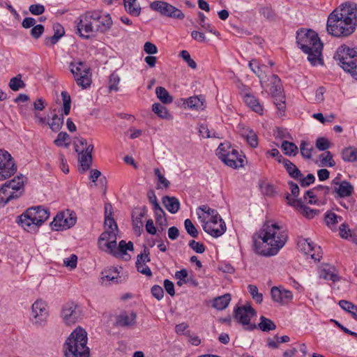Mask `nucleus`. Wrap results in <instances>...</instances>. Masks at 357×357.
<instances>
[{
	"label": "nucleus",
	"mask_w": 357,
	"mask_h": 357,
	"mask_svg": "<svg viewBox=\"0 0 357 357\" xmlns=\"http://www.w3.org/2000/svg\"><path fill=\"white\" fill-rule=\"evenodd\" d=\"M259 238L261 242H255L256 252L264 256H273L284 245L287 235L276 223L266 222L259 231Z\"/></svg>",
	"instance_id": "1"
},
{
	"label": "nucleus",
	"mask_w": 357,
	"mask_h": 357,
	"mask_svg": "<svg viewBox=\"0 0 357 357\" xmlns=\"http://www.w3.org/2000/svg\"><path fill=\"white\" fill-rule=\"evenodd\" d=\"M297 43L302 51L307 54V59L313 66L323 64L321 59L323 43L318 34L312 31L301 30L297 32Z\"/></svg>",
	"instance_id": "2"
},
{
	"label": "nucleus",
	"mask_w": 357,
	"mask_h": 357,
	"mask_svg": "<svg viewBox=\"0 0 357 357\" xmlns=\"http://www.w3.org/2000/svg\"><path fill=\"white\" fill-rule=\"evenodd\" d=\"M87 333L77 327L69 335L63 345L65 357H89L90 349L86 346Z\"/></svg>",
	"instance_id": "3"
},
{
	"label": "nucleus",
	"mask_w": 357,
	"mask_h": 357,
	"mask_svg": "<svg viewBox=\"0 0 357 357\" xmlns=\"http://www.w3.org/2000/svg\"><path fill=\"white\" fill-rule=\"evenodd\" d=\"M50 217V212L42 206L31 207L19 216L18 222L26 231H36Z\"/></svg>",
	"instance_id": "4"
},
{
	"label": "nucleus",
	"mask_w": 357,
	"mask_h": 357,
	"mask_svg": "<svg viewBox=\"0 0 357 357\" xmlns=\"http://www.w3.org/2000/svg\"><path fill=\"white\" fill-rule=\"evenodd\" d=\"M334 59L345 72L357 79V49L342 45L337 49Z\"/></svg>",
	"instance_id": "5"
},
{
	"label": "nucleus",
	"mask_w": 357,
	"mask_h": 357,
	"mask_svg": "<svg viewBox=\"0 0 357 357\" xmlns=\"http://www.w3.org/2000/svg\"><path fill=\"white\" fill-rule=\"evenodd\" d=\"M337 11H333L327 20V31L335 36H348L354 32L356 27L352 24H347L343 18L340 17Z\"/></svg>",
	"instance_id": "6"
},
{
	"label": "nucleus",
	"mask_w": 357,
	"mask_h": 357,
	"mask_svg": "<svg viewBox=\"0 0 357 357\" xmlns=\"http://www.w3.org/2000/svg\"><path fill=\"white\" fill-rule=\"evenodd\" d=\"M69 68L78 86L82 89H86L91 86L92 74L90 67L85 62L72 61L70 63Z\"/></svg>",
	"instance_id": "7"
},
{
	"label": "nucleus",
	"mask_w": 357,
	"mask_h": 357,
	"mask_svg": "<svg viewBox=\"0 0 357 357\" xmlns=\"http://www.w3.org/2000/svg\"><path fill=\"white\" fill-rule=\"evenodd\" d=\"M98 17L96 14V10L87 11L83 15H80L75 21L76 23V33L85 39H89L96 31V25L93 26L95 20Z\"/></svg>",
	"instance_id": "8"
},
{
	"label": "nucleus",
	"mask_w": 357,
	"mask_h": 357,
	"mask_svg": "<svg viewBox=\"0 0 357 357\" xmlns=\"http://www.w3.org/2000/svg\"><path fill=\"white\" fill-rule=\"evenodd\" d=\"M118 227L112 226V228H107L106 231L102 232L98 238V248L114 257H117L119 252L116 250V238H117Z\"/></svg>",
	"instance_id": "9"
},
{
	"label": "nucleus",
	"mask_w": 357,
	"mask_h": 357,
	"mask_svg": "<svg viewBox=\"0 0 357 357\" xmlns=\"http://www.w3.org/2000/svg\"><path fill=\"white\" fill-rule=\"evenodd\" d=\"M256 310L249 303L243 306L237 307L234 310V318L238 323L242 324L244 329L248 331L257 328L256 324L250 323V318L256 316Z\"/></svg>",
	"instance_id": "10"
},
{
	"label": "nucleus",
	"mask_w": 357,
	"mask_h": 357,
	"mask_svg": "<svg viewBox=\"0 0 357 357\" xmlns=\"http://www.w3.org/2000/svg\"><path fill=\"white\" fill-rule=\"evenodd\" d=\"M17 169V164L12 155L7 151L0 149V181L9 178Z\"/></svg>",
	"instance_id": "11"
},
{
	"label": "nucleus",
	"mask_w": 357,
	"mask_h": 357,
	"mask_svg": "<svg viewBox=\"0 0 357 357\" xmlns=\"http://www.w3.org/2000/svg\"><path fill=\"white\" fill-rule=\"evenodd\" d=\"M150 8L158 12L162 16L177 20H183L185 17L184 13L181 10L166 1H153L150 3Z\"/></svg>",
	"instance_id": "12"
},
{
	"label": "nucleus",
	"mask_w": 357,
	"mask_h": 357,
	"mask_svg": "<svg viewBox=\"0 0 357 357\" xmlns=\"http://www.w3.org/2000/svg\"><path fill=\"white\" fill-rule=\"evenodd\" d=\"M75 213L67 210L60 212L54 218L50 225L55 231H62L72 227L76 223Z\"/></svg>",
	"instance_id": "13"
},
{
	"label": "nucleus",
	"mask_w": 357,
	"mask_h": 357,
	"mask_svg": "<svg viewBox=\"0 0 357 357\" xmlns=\"http://www.w3.org/2000/svg\"><path fill=\"white\" fill-rule=\"evenodd\" d=\"M333 11H337L340 17L343 18L347 24L357 25V5L355 3L346 2Z\"/></svg>",
	"instance_id": "14"
},
{
	"label": "nucleus",
	"mask_w": 357,
	"mask_h": 357,
	"mask_svg": "<svg viewBox=\"0 0 357 357\" xmlns=\"http://www.w3.org/2000/svg\"><path fill=\"white\" fill-rule=\"evenodd\" d=\"M61 317L67 325H73L81 318V311L74 302H68L62 307Z\"/></svg>",
	"instance_id": "15"
},
{
	"label": "nucleus",
	"mask_w": 357,
	"mask_h": 357,
	"mask_svg": "<svg viewBox=\"0 0 357 357\" xmlns=\"http://www.w3.org/2000/svg\"><path fill=\"white\" fill-rule=\"evenodd\" d=\"M287 204L295 207L300 213L307 219H312L318 215L320 213L319 210L312 209L304 204L301 199L291 198V195L287 193L286 195Z\"/></svg>",
	"instance_id": "16"
},
{
	"label": "nucleus",
	"mask_w": 357,
	"mask_h": 357,
	"mask_svg": "<svg viewBox=\"0 0 357 357\" xmlns=\"http://www.w3.org/2000/svg\"><path fill=\"white\" fill-rule=\"evenodd\" d=\"M47 304L42 300H37L32 305V313L35 319L34 324L42 326L46 322L48 317Z\"/></svg>",
	"instance_id": "17"
},
{
	"label": "nucleus",
	"mask_w": 357,
	"mask_h": 357,
	"mask_svg": "<svg viewBox=\"0 0 357 357\" xmlns=\"http://www.w3.org/2000/svg\"><path fill=\"white\" fill-rule=\"evenodd\" d=\"M332 185L334 192L337 194L335 197H350L354 192V186L346 180L339 182L336 178L333 180Z\"/></svg>",
	"instance_id": "18"
},
{
	"label": "nucleus",
	"mask_w": 357,
	"mask_h": 357,
	"mask_svg": "<svg viewBox=\"0 0 357 357\" xmlns=\"http://www.w3.org/2000/svg\"><path fill=\"white\" fill-rule=\"evenodd\" d=\"M26 177L22 174L14 177L12 180L6 181L4 184L13 191L14 196L18 199L24 191V181Z\"/></svg>",
	"instance_id": "19"
},
{
	"label": "nucleus",
	"mask_w": 357,
	"mask_h": 357,
	"mask_svg": "<svg viewBox=\"0 0 357 357\" xmlns=\"http://www.w3.org/2000/svg\"><path fill=\"white\" fill-rule=\"evenodd\" d=\"M203 229L213 237L218 238L222 236L226 231V225L223 222L206 221L202 224Z\"/></svg>",
	"instance_id": "20"
},
{
	"label": "nucleus",
	"mask_w": 357,
	"mask_h": 357,
	"mask_svg": "<svg viewBox=\"0 0 357 357\" xmlns=\"http://www.w3.org/2000/svg\"><path fill=\"white\" fill-rule=\"evenodd\" d=\"M330 189L328 186L319 185L305 192L303 196L304 201L307 204H315L318 202L319 195L320 194L319 191H324V197H326L328 195Z\"/></svg>",
	"instance_id": "21"
},
{
	"label": "nucleus",
	"mask_w": 357,
	"mask_h": 357,
	"mask_svg": "<svg viewBox=\"0 0 357 357\" xmlns=\"http://www.w3.org/2000/svg\"><path fill=\"white\" fill-rule=\"evenodd\" d=\"M298 246L305 255H310L311 258L314 260L319 261L320 257H321L319 252L321 248L319 246L317 247L310 239H304L300 241Z\"/></svg>",
	"instance_id": "22"
},
{
	"label": "nucleus",
	"mask_w": 357,
	"mask_h": 357,
	"mask_svg": "<svg viewBox=\"0 0 357 357\" xmlns=\"http://www.w3.org/2000/svg\"><path fill=\"white\" fill-rule=\"evenodd\" d=\"M147 213L145 206L142 208H135L132 213V226L135 233L139 236L142 231L143 222L142 220Z\"/></svg>",
	"instance_id": "23"
},
{
	"label": "nucleus",
	"mask_w": 357,
	"mask_h": 357,
	"mask_svg": "<svg viewBox=\"0 0 357 357\" xmlns=\"http://www.w3.org/2000/svg\"><path fill=\"white\" fill-rule=\"evenodd\" d=\"M223 156L222 162L229 167L236 169L243 165V160L238 155V151L234 149H231V151Z\"/></svg>",
	"instance_id": "24"
},
{
	"label": "nucleus",
	"mask_w": 357,
	"mask_h": 357,
	"mask_svg": "<svg viewBox=\"0 0 357 357\" xmlns=\"http://www.w3.org/2000/svg\"><path fill=\"white\" fill-rule=\"evenodd\" d=\"M96 14L98 18L95 20L97 23L96 30L97 32L105 33L112 25V18L109 14H102L99 11H96Z\"/></svg>",
	"instance_id": "25"
},
{
	"label": "nucleus",
	"mask_w": 357,
	"mask_h": 357,
	"mask_svg": "<svg viewBox=\"0 0 357 357\" xmlns=\"http://www.w3.org/2000/svg\"><path fill=\"white\" fill-rule=\"evenodd\" d=\"M205 98L203 96H195L190 97L183 101V104H187L190 109L196 110H203L205 108Z\"/></svg>",
	"instance_id": "26"
},
{
	"label": "nucleus",
	"mask_w": 357,
	"mask_h": 357,
	"mask_svg": "<svg viewBox=\"0 0 357 357\" xmlns=\"http://www.w3.org/2000/svg\"><path fill=\"white\" fill-rule=\"evenodd\" d=\"M137 315L132 312L130 314L126 312L119 314L116 318V325L122 327L133 326L135 324Z\"/></svg>",
	"instance_id": "27"
},
{
	"label": "nucleus",
	"mask_w": 357,
	"mask_h": 357,
	"mask_svg": "<svg viewBox=\"0 0 357 357\" xmlns=\"http://www.w3.org/2000/svg\"><path fill=\"white\" fill-rule=\"evenodd\" d=\"M119 273L116 268H112L105 270L102 272L101 283L105 285L109 284L111 282H118Z\"/></svg>",
	"instance_id": "28"
},
{
	"label": "nucleus",
	"mask_w": 357,
	"mask_h": 357,
	"mask_svg": "<svg viewBox=\"0 0 357 357\" xmlns=\"http://www.w3.org/2000/svg\"><path fill=\"white\" fill-rule=\"evenodd\" d=\"M162 204L165 208L171 213H176L180 208V202L175 197H163Z\"/></svg>",
	"instance_id": "29"
},
{
	"label": "nucleus",
	"mask_w": 357,
	"mask_h": 357,
	"mask_svg": "<svg viewBox=\"0 0 357 357\" xmlns=\"http://www.w3.org/2000/svg\"><path fill=\"white\" fill-rule=\"evenodd\" d=\"M283 165L289 175L294 179H298L303 176L301 172L299 169L292 163L289 160L285 159L283 160Z\"/></svg>",
	"instance_id": "30"
},
{
	"label": "nucleus",
	"mask_w": 357,
	"mask_h": 357,
	"mask_svg": "<svg viewBox=\"0 0 357 357\" xmlns=\"http://www.w3.org/2000/svg\"><path fill=\"white\" fill-rule=\"evenodd\" d=\"M124 8L128 13L137 17L141 13V7L137 4V0H123Z\"/></svg>",
	"instance_id": "31"
},
{
	"label": "nucleus",
	"mask_w": 357,
	"mask_h": 357,
	"mask_svg": "<svg viewBox=\"0 0 357 357\" xmlns=\"http://www.w3.org/2000/svg\"><path fill=\"white\" fill-rule=\"evenodd\" d=\"M241 135L246 139L247 142L252 148L258 146V137L257 134L249 128H243Z\"/></svg>",
	"instance_id": "32"
},
{
	"label": "nucleus",
	"mask_w": 357,
	"mask_h": 357,
	"mask_svg": "<svg viewBox=\"0 0 357 357\" xmlns=\"http://www.w3.org/2000/svg\"><path fill=\"white\" fill-rule=\"evenodd\" d=\"M16 199L13 191L7 187V185L3 184L0 187V204L4 206L10 201Z\"/></svg>",
	"instance_id": "33"
},
{
	"label": "nucleus",
	"mask_w": 357,
	"mask_h": 357,
	"mask_svg": "<svg viewBox=\"0 0 357 357\" xmlns=\"http://www.w3.org/2000/svg\"><path fill=\"white\" fill-rule=\"evenodd\" d=\"M54 33L52 36L45 38V45L50 46L56 44L58 42L59 39L61 38L64 34V30L60 24L54 26Z\"/></svg>",
	"instance_id": "34"
},
{
	"label": "nucleus",
	"mask_w": 357,
	"mask_h": 357,
	"mask_svg": "<svg viewBox=\"0 0 357 357\" xmlns=\"http://www.w3.org/2000/svg\"><path fill=\"white\" fill-rule=\"evenodd\" d=\"M244 101L245 104L252 109L257 113L261 114L263 109L261 105L259 104V100L250 94H246L244 96Z\"/></svg>",
	"instance_id": "35"
},
{
	"label": "nucleus",
	"mask_w": 357,
	"mask_h": 357,
	"mask_svg": "<svg viewBox=\"0 0 357 357\" xmlns=\"http://www.w3.org/2000/svg\"><path fill=\"white\" fill-rule=\"evenodd\" d=\"M105 225L109 228H112V226L117 228V225L112 218V206L109 203L105 204Z\"/></svg>",
	"instance_id": "36"
},
{
	"label": "nucleus",
	"mask_w": 357,
	"mask_h": 357,
	"mask_svg": "<svg viewBox=\"0 0 357 357\" xmlns=\"http://www.w3.org/2000/svg\"><path fill=\"white\" fill-rule=\"evenodd\" d=\"M230 301V294H226L222 296L215 298L213 302V307L218 310H222L228 306Z\"/></svg>",
	"instance_id": "37"
},
{
	"label": "nucleus",
	"mask_w": 357,
	"mask_h": 357,
	"mask_svg": "<svg viewBox=\"0 0 357 357\" xmlns=\"http://www.w3.org/2000/svg\"><path fill=\"white\" fill-rule=\"evenodd\" d=\"M342 158L345 162H357V148L347 147L342 151Z\"/></svg>",
	"instance_id": "38"
},
{
	"label": "nucleus",
	"mask_w": 357,
	"mask_h": 357,
	"mask_svg": "<svg viewBox=\"0 0 357 357\" xmlns=\"http://www.w3.org/2000/svg\"><path fill=\"white\" fill-rule=\"evenodd\" d=\"M77 153L79 155H80L78 160L82 167V172H84L91 166L93 162L92 155L84 153V150H82L80 152Z\"/></svg>",
	"instance_id": "39"
},
{
	"label": "nucleus",
	"mask_w": 357,
	"mask_h": 357,
	"mask_svg": "<svg viewBox=\"0 0 357 357\" xmlns=\"http://www.w3.org/2000/svg\"><path fill=\"white\" fill-rule=\"evenodd\" d=\"M157 98L163 104H169L173 102V97L169 94L167 89L162 86H158L155 89Z\"/></svg>",
	"instance_id": "40"
},
{
	"label": "nucleus",
	"mask_w": 357,
	"mask_h": 357,
	"mask_svg": "<svg viewBox=\"0 0 357 357\" xmlns=\"http://www.w3.org/2000/svg\"><path fill=\"white\" fill-rule=\"evenodd\" d=\"M249 67L251 70L255 73L257 77L260 79L261 84L262 83V79L266 77L265 73L263 71V68H266L265 65L260 66L257 60L252 59L249 63Z\"/></svg>",
	"instance_id": "41"
},
{
	"label": "nucleus",
	"mask_w": 357,
	"mask_h": 357,
	"mask_svg": "<svg viewBox=\"0 0 357 357\" xmlns=\"http://www.w3.org/2000/svg\"><path fill=\"white\" fill-rule=\"evenodd\" d=\"M281 148L284 153L289 156H295L298 152V146L294 143L288 141H283Z\"/></svg>",
	"instance_id": "42"
},
{
	"label": "nucleus",
	"mask_w": 357,
	"mask_h": 357,
	"mask_svg": "<svg viewBox=\"0 0 357 357\" xmlns=\"http://www.w3.org/2000/svg\"><path fill=\"white\" fill-rule=\"evenodd\" d=\"M258 327L261 331L266 332L275 330L276 325L272 320L261 316L260 317V322L258 324Z\"/></svg>",
	"instance_id": "43"
},
{
	"label": "nucleus",
	"mask_w": 357,
	"mask_h": 357,
	"mask_svg": "<svg viewBox=\"0 0 357 357\" xmlns=\"http://www.w3.org/2000/svg\"><path fill=\"white\" fill-rule=\"evenodd\" d=\"M9 87L14 91H17L25 86V83L22 79V75L18 74L17 76L10 79L9 82Z\"/></svg>",
	"instance_id": "44"
},
{
	"label": "nucleus",
	"mask_w": 357,
	"mask_h": 357,
	"mask_svg": "<svg viewBox=\"0 0 357 357\" xmlns=\"http://www.w3.org/2000/svg\"><path fill=\"white\" fill-rule=\"evenodd\" d=\"M314 150L313 146L306 142L305 141H302L300 144V151L302 156L305 159H310L312 157V151Z\"/></svg>",
	"instance_id": "45"
},
{
	"label": "nucleus",
	"mask_w": 357,
	"mask_h": 357,
	"mask_svg": "<svg viewBox=\"0 0 357 357\" xmlns=\"http://www.w3.org/2000/svg\"><path fill=\"white\" fill-rule=\"evenodd\" d=\"M277 94L278 95L273 96L274 98V104L282 114L284 112L286 108L285 96L283 93Z\"/></svg>",
	"instance_id": "46"
},
{
	"label": "nucleus",
	"mask_w": 357,
	"mask_h": 357,
	"mask_svg": "<svg viewBox=\"0 0 357 357\" xmlns=\"http://www.w3.org/2000/svg\"><path fill=\"white\" fill-rule=\"evenodd\" d=\"M152 110L162 119H167L169 115L167 108L160 103H154L152 105Z\"/></svg>",
	"instance_id": "47"
},
{
	"label": "nucleus",
	"mask_w": 357,
	"mask_h": 357,
	"mask_svg": "<svg viewBox=\"0 0 357 357\" xmlns=\"http://www.w3.org/2000/svg\"><path fill=\"white\" fill-rule=\"evenodd\" d=\"M61 97L63 100V114L68 115L71 107V98L70 95L66 91L61 92Z\"/></svg>",
	"instance_id": "48"
},
{
	"label": "nucleus",
	"mask_w": 357,
	"mask_h": 357,
	"mask_svg": "<svg viewBox=\"0 0 357 357\" xmlns=\"http://www.w3.org/2000/svg\"><path fill=\"white\" fill-rule=\"evenodd\" d=\"M48 124L52 131L57 132L61 128L63 124V118L59 117L57 114H54L52 118L51 123Z\"/></svg>",
	"instance_id": "49"
},
{
	"label": "nucleus",
	"mask_w": 357,
	"mask_h": 357,
	"mask_svg": "<svg viewBox=\"0 0 357 357\" xmlns=\"http://www.w3.org/2000/svg\"><path fill=\"white\" fill-rule=\"evenodd\" d=\"M197 213L199 216V218L200 219V215H206L208 218H209L211 215H215V217L217 218L218 212L217 211L211 208L207 205H202L198 207Z\"/></svg>",
	"instance_id": "50"
},
{
	"label": "nucleus",
	"mask_w": 357,
	"mask_h": 357,
	"mask_svg": "<svg viewBox=\"0 0 357 357\" xmlns=\"http://www.w3.org/2000/svg\"><path fill=\"white\" fill-rule=\"evenodd\" d=\"M322 166L333 167L335 162L333 159V155L330 151H326L320 155Z\"/></svg>",
	"instance_id": "51"
},
{
	"label": "nucleus",
	"mask_w": 357,
	"mask_h": 357,
	"mask_svg": "<svg viewBox=\"0 0 357 357\" xmlns=\"http://www.w3.org/2000/svg\"><path fill=\"white\" fill-rule=\"evenodd\" d=\"M120 80H121V79H120L119 75L118 74H116V73H113L110 75L109 79V86H108L109 91H119L118 84H119Z\"/></svg>",
	"instance_id": "52"
},
{
	"label": "nucleus",
	"mask_w": 357,
	"mask_h": 357,
	"mask_svg": "<svg viewBox=\"0 0 357 357\" xmlns=\"http://www.w3.org/2000/svg\"><path fill=\"white\" fill-rule=\"evenodd\" d=\"M184 227L187 233L190 236H192V238H197L198 236L199 231L190 219H186L184 221Z\"/></svg>",
	"instance_id": "53"
},
{
	"label": "nucleus",
	"mask_w": 357,
	"mask_h": 357,
	"mask_svg": "<svg viewBox=\"0 0 357 357\" xmlns=\"http://www.w3.org/2000/svg\"><path fill=\"white\" fill-rule=\"evenodd\" d=\"M337 219L341 220V217L337 216L335 213H333L331 211H328L325 214V221L327 225V226L332 227L334 226L336 223L338 222Z\"/></svg>",
	"instance_id": "54"
},
{
	"label": "nucleus",
	"mask_w": 357,
	"mask_h": 357,
	"mask_svg": "<svg viewBox=\"0 0 357 357\" xmlns=\"http://www.w3.org/2000/svg\"><path fill=\"white\" fill-rule=\"evenodd\" d=\"M70 139L69 135L66 132H61L58 134L56 139L54 141V143L58 146H68L69 143L63 144L66 140Z\"/></svg>",
	"instance_id": "55"
},
{
	"label": "nucleus",
	"mask_w": 357,
	"mask_h": 357,
	"mask_svg": "<svg viewBox=\"0 0 357 357\" xmlns=\"http://www.w3.org/2000/svg\"><path fill=\"white\" fill-rule=\"evenodd\" d=\"M273 78L274 79V82L273 85L271 88V93L272 96H276L278 95L277 93H283L280 84V80L278 75H273Z\"/></svg>",
	"instance_id": "56"
},
{
	"label": "nucleus",
	"mask_w": 357,
	"mask_h": 357,
	"mask_svg": "<svg viewBox=\"0 0 357 357\" xmlns=\"http://www.w3.org/2000/svg\"><path fill=\"white\" fill-rule=\"evenodd\" d=\"M149 255V250L146 247H144L143 252L138 255L137 257L136 264H146L147 262L150 261L151 259Z\"/></svg>",
	"instance_id": "57"
},
{
	"label": "nucleus",
	"mask_w": 357,
	"mask_h": 357,
	"mask_svg": "<svg viewBox=\"0 0 357 357\" xmlns=\"http://www.w3.org/2000/svg\"><path fill=\"white\" fill-rule=\"evenodd\" d=\"M180 56L190 68L192 69H195L197 68L196 62L191 58L190 54L187 50H182L180 52Z\"/></svg>",
	"instance_id": "58"
},
{
	"label": "nucleus",
	"mask_w": 357,
	"mask_h": 357,
	"mask_svg": "<svg viewBox=\"0 0 357 357\" xmlns=\"http://www.w3.org/2000/svg\"><path fill=\"white\" fill-rule=\"evenodd\" d=\"M320 277L324 280H332L333 282L339 280V277L337 274L326 268H323L320 271Z\"/></svg>",
	"instance_id": "59"
},
{
	"label": "nucleus",
	"mask_w": 357,
	"mask_h": 357,
	"mask_svg": "<svg viewBox=\"0 0 357 357\" xmlns=\"http://www.w3.org/2000/svg\"><path fill=\"white\" fill-rule=\"evenodd\" d=\"M154 173L158 178V183L162 185V188L166 189L168 188L170 185V182L164 176L163 174H162L160 170L158 168H155L154 169Z\"/></svg>",
	"instance_id": "60"
},
{
	"label": "nucleus",
	"mask_w": 357,
	"mask_h": 357,
	"mask_svg": "<svg viewBox=\"0 0 357 357\" xmlns=\"http://www.w3.org/2000/svg\"><path fill=\"white\" fill-rule=\"evenodd\" d=\"M271 295L274 302L282 304V288L273 287L271 289Z\"/></svg>",
	"instance_id": "61"
},
{
	"label": "nucleus",
	"mask_w": 357,
	"mask_h": 357,
	"mask_svg": "<svg viewBox=\"0 0 357 357\" xmlns=\"http://www.w3.org/2000/svg\"><path fill=\"white\" fill-rule=\"evenodd\" d=\"M188 245L197 253L202 254L205 251L204 245L202 243L197 242L195 240L190 241Z\"/></svg>",
	"instance_id": "62"
},
{
	"label": "nucleus",
	"mask_w": 357,
	"mask_h": 357,
	"mask_svg": "<svg viewBox=\"0 0 357 357\" xmlns=\"http://www.w3.org/2000/svg\"><path fill=\"white\" fill-rule=\"evenodd\" d=\"M230 149L231 146L229 144L221 143L216 151L217 155H218L219 158L222 160L224 158L223 155H227L229 151H231Z\"/></svg>",
	"instance_id": "63"
},
{
	"label": "nucleus",
	"mask_w": 357,
	"mask_h": 357,
	"mask_svg": "<svg viewBox=\"0 0 357 357\" xmlns=\"http://www.w3.org/2000/svg\"><path fill=\"white\" fill-rule=\"evenodd\" d=\"M44 26L42 24L35 25L32 27L30 34L34 39H38L44 33Z\"/></svg>",
	"instance_id": "64"
}]
</instances>
